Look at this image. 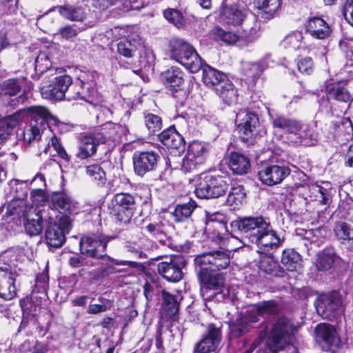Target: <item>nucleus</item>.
<instances>
[{
    "label": "nucleus",
    "mask_w": 353,
    "mask_h": 353,
    "mask_svg": "<svg viewBox=\"0 0 353 353\" xmlns=\"http://www.w3.org/2000/svg\"><path fill=\"white\" fill-rule=\"evenodd\" d=\"M28 115L31 117L30 123L23 131L24 142L30 144L33 141L41 139V134L48 128L53 131L52 126L63 130L66 124L61 122L55 116H53L48 109L42 106H31L21 109L12 114L0 119V143L5 140L10 131Z\"/></svg>",
    "instance_id": "1"
},
{
    "label": "nucleus",
    "mask_w": 353,
    "mask_h": 353,
    "mask_svg": "<svg viewBox=\"0 0 353 353\" xmlns=\"http://www.w3.org/2000/svg\"><path fill=\"white\" fill-rule=\"evenodd\" d=\"M235 226L250 241L256 244L261 252H269L279 248L283 241L272 229L268 218L245 216L235 221Z\"/></svg>",
    "instance_id": "2"
},
{
    "label": "nucleus",
    "mask_w": 353,
    "mask_h": 353,
    "mask_svg": "<svg viewBox=\"0 0 353 353\" xmlns=\"http://www.w3.org/2000/svg\"><path fill=\"white\" fill-rule=\"evenodd\" d=\"M0 261L3 262L0 266V312H5L6 316L10 310V306L3 303L16 296L23 270L6 255L0 256Z\"/></svg>",
    "instance_id": "3"
},
{
    "label": "nucleus",
    "mask_w": 353,
    "mask_h": 353,
    "mask_svg": "<svg viewBox=\"0 0 353 353\" xmlns=\"http://www.w3.org/2000/svg\"><path fill=\"white\" fill-rule=\"evenodd\" d=\"M114 239L103 233H93L81 237L79 242L81 254L96 259H103L117 265H131L132 262L115 259L106 254L108 243Z\"/></svg>",
    "instance_id": "4"
},
{
    "label": "nucleus",
    "mask_w": 353,
    "mask_h": 353,
    "mask_svg": "<svg viewBox=\"0 0 353 353\" xmlns=\"http://www.w3.org/2000/svg\"><path fill=\"white\" fill-rule=\"evenodd\" d=\"M202 80L207 86L213 88L224 103L232 105L238 100L237 90L233 83L220 71L202 61Z\"/></svg>",
    "instance_id": "5"
},
{
    "label": "nucleus",
    "mask_w": 353,
    "mask_h": 353,
    "mask_svg": "<svg viewBox=\"0 0 353 353\" xmlns=\"http://www.w3.org/2000/svg\"><path fill=\"white\" fill-rule=\"evenodd\" d=\"M168 51L172 59L183 65L192 73L199 72L203 59L194 48L181 38H172L168 44Z\"/></svg>",
    "instance_id": "6"
},
{
    "label": "nucleus",
    "mask_w": 353,
    "mask_h": 353,
    "mask_svg": "<svg viewBox=\"0 0 353 353\" xmlns=\"http://www.w3.org/2000/svg\"><path fill=\"white\" fill-rule=\"evenodd\" d=\"M296 327L292 320L286 317H280L273 325L272 330L266 341V352L262 353H276L282 350L287 344L291 343L294 340ZM259 353H261L259 351Z\"/></svg>",
    "instance_id": "7"
},
{
    "label": "nucleus",
    "mask_w": 353,
    "mask_h": 353,
    "mask_svg": "<svg viewBox=\"0 0 353 353\" xmlns=\"http://www.w3.org/2000/svg\"><path fill=\"white\" fill-rule=\"evenodd\" d=\"M235 123L241 140L247 145H253L265 133L258 115L247 109H241L236 113Z\"/></svg>",
    "instance_id": "8"
},
{
    "label": "nucleus",
    "mask_w": 353,
    "mask_h": 353,
    "mask_svg": "<svg viewBox=\"0 0 353 353\" xmlns=\"http://www.w3.org/2000/svg\"><path fill=\"white\" fill-rule=\"evenodd\" d=\"M200 282V292L204 300L222 299L228 293L223 273L205 271L204 268L196 270Z\"/></svg>",
    "instance_id": "9"
},
{
    "label": "nucleus",
    "mask_w": 353,
    "mask_h": 353,
    "mask_svg": "<svg viewBox=\"0 0 353 353\" xmlns=\"http://www.w3.org/2000/svg\"><path fill=\"white\" fill-rule=\"evenodd\" d=\"M229 177L226 175L202 174L196 184L194 193L200 199H215L223 196L229 188Z\"/></svg>",
    "instance_id": "10"
},
{
    "label": "nucleus",
    "mask_w": 353,
    "mask_h": 353,
    "mask_svg": "<svg viewBox=\"0 0 353 353\" xmlns=\"http://www.w3.org/2000/svg\"><path fill=\"white\" fill-rule=\"evenodd\" d=\"M277 311V307L270 302H265L261 305L253 307L252 310L244 316H238L235 321L230 325L231 336L238 338L248 332L251 323L259 321V316L265 314H273Z\"/></svg>",
    "instance_id": "11"
},
{
    "label": "nucleus",
    "mask_w": 353,
    "mask_h": 353,
    "mask_svg": "<svg viewBox=\"0 0 353 353\" xmlns=\"http://www.w3.org/2000/svg\"><path fill=\"white\" fill-rule=\"evenodd\" d=\"M230 252L225 250H216L203 252L194 259L195 270L205 269L211 272H221L230 265Z\"/></svg>",
    "instance_id": "12"
},
{
    "label": "nucleus",
    "mask_w": 353,
    "mask_h": 353,
    "mask_svg": "<svg viewBox=\"0 0 353 353\" xmlns=\"http://www.w3.org/2000/svg\"><path fill=\"white\" fill-rule=\"evenodd\" d=\"M72 85V77L68 74L53 77L50 75L49 80L43 79L40 88L43 98L57 101L66 99L70 85Z\"/></svg>",
    "instance_id": "13"
},
{
    "label": "nucleus",
    "mask_w": 353,
    "mask_h": 353,
    "mask_svg": "<svg viewBox=\"0 0 353 353\" xmlns=\"http://www.w3.org/2000/svg\"><path fill=\"white\" fill-rule=\"evenodd\" d=\"M248 11L243 6L239 4L236 0H223L219 18L220 21L226 25L239 26L243 21L250 23H259L255 16L247 18Z\"/></svg>",
    "instance_id": "14"
},
{
    "label": "nucleus",
    "mask_w": 353,
    "mask_h": 353,
    "mask_svg": "<svg viewBox=\"0 0 353 353\" xmlns=\"http://www.w3.org/2000/svg\"><path fill=\"white\" fill-rule=\"evenodd\" d=\"M315 306L318 314L325 319H337L343 312L342 299L336 292L319 296Z\"/></svg>",
    "instance_id": "15"
},
{
    "label": "nucleus",
    "mask_w": 353,
    "mask_h": 353,
    "mask_svg": "<svg viewBox=\"0 0 353 353\" xmlns=\"http://www.w3.org/2000/svg\"><path fill=\"white\" fill-rule=\"evenodd\" d=\"M113 201L114 203L110 214L117 222L129 223L137 208L134 196L129 193H117Z\"/></svg>",
    "instance_id": "16"
},
{
    "label": "nucleus",
    "mask_w": 353,
    "mask_h": 353,
    "mask_svg": "<svg viewBox=\"0 0 353 353\" xmlns=\"http://www.w3.org/2000/svg\"><path fill=\"white\" fill-rule=\"evenodd\" d=\"M72 228V220L67 215L61 216L58 221H52L50 219L46 230V240L52 248H58L63 245L65 241V234Z\"/></svg>",
    "instance_id": "17"
},
{
    "label": "nucleus",
    "mask_w": 353,
    "mask_h": 353,
    "mask_svg": "<svg viewBox=\"0 0 353 353\" xmlns=\"http://www.w3.org/2000/svg\"><path fill=\"white\" fill-rule=\"evenodd\" d=\"M187 261L181 255H172L157 265L159 274L167 281L177 283L183 277V269Z\"/></svg>",
    "instance_id": "18"
},
{
    "label": "nucleus",
    "mask_w": 353,
    "mask_h": 353,
    "mask_svg": "<svg viewBox=\"0 0 353 353\" xmlns=\"http://www.w3.org/2000/svg\"><path fill=\"white\" fill-rule=\"evenodd\" d=\"M214 34L222 41L228 45L238 43L239 46L249 45L254 43L259 37V24L255 23L252 26H248L243 29L241 35L230 32L225 31L221 28L214 30Z\"/></svg>",
    "instance_id": "19"
},
{
    "label": "nucleus",
    "mask_w": 353,
    "mask_h": 353,
    "mask_svg": "<svg viewBox=\"0 0 353 353\" xmlns=\"http://www.w3.org/2000/svg\"><path fill=\"white\" fill-rule=\"evenodd\" d=\"M316 343L324 351L335 352L341 345V339L334 326L328 323H319L314 330Z\"/></svg>",
    "instance_id": "20"
},
{
    "label": "nucleus",
    "mask_w": 353,
    "mask_h": 353,
    "mask_svg": "<svg viewBox=\"0 0 353 353\" xmlns=\"http://www.w3.org/2000/svg\"><path fill=\"white\" fill-rule=\"evenodd\" d=\"M137 50V46L135 41L123 39L117 43V60L120 67L131 70L134 73H137L139 71L134 59Z\"/></svg>",
    "instance_id": "21"
},
{
    "label": "nucleus",
    "mask_w": 353,
    "mask_h": 353,
    "mask_svg": "<svg viewBox=\"0 0 353 353\" xmlns=\"http://www.w3.org/2000/svg\"><path fill=\"white\" fill-rule=\"evenodd\" d=\"M206 154L207 150L203 143L197 141L192 143L183 159L181 170L184 172L194 171L205 162Z\"/></svg>",
    "instance_id": "22"
},
{
    "label": "nucleus",
    "mask_w": 353,
    "mask_h": 353,
    "mask_svg": "<svg viewBox=\"0 0 353 353\" xmlns=\"http://www.w3.org/2000/svg\"><path fill=\"white\" fill-rule=\"evenodd\" d=\"M105 142L106 138L99 132L82 135L79 139L76 157L82 160L86 159L97 152L99 145L103 144Z\"/></svg>",
    "instance_id": "23"
},
{
    "label": "nucleus",
    "mask_w": 353,
    "mask_h": 353,
    "mask_svg": "<svg viewBox=\"0 0 353 353\" xmlns=\"http://www.w3.org/2000/svg\"><path fill=\"white\" fill-rule=\"evenodd\" d=\"M159 158L158 153L154 151L136 152L133 155L135 174L143 176L146 173L155 170Z\"/></svg>",
    "instance_id": "24"
},
{
    "label": "nucleus",
    "mask_w": 353,
    "mask_h": 353,
    "mask_svg": "<svg viewBox=\"0 0 353 353\" xmlns=\"http://www.w3.org/2000/svg\"><path fill=\"white\" fill-rule=\"evenodd\" d=\"M290 169L280 164H270L263 167L258 176L261 181L268 185L280 183L290 174Z\"/></svg>",
    "instance_id": "25"
},
{
    "label": "nucleus",
    "mask_w": 353,
    "mask_h": 353,
    "mask_svg": "<svg viewBox=\"0 0 353 353\" xmlns=\"http://www.w3.org/2000/svg\"><path fill=\"white\" fill-rule=\"evenodd\" d=\"M288 139L296 145L303 146L313 145L317 141L316 134L313 129L308 124L301 121Z\"/></svg>",
    "instance_id": "26"
},
{
    "label": "nucleus",
    "mask_w": 353,
    "mask_h": 353,
    "mask_svg": "<svg viewBox=\"0 0 353 353\" xmlns=\"http://www.w3.org/2000/svg\"><path fill=\"white\" fill-rule=\"evenodd\" d=\"M221 340V332L214 325H210L207 334L194 346V353H208L214 351Z\"/></svg>",
    "instance_id": "27"
},
{
    "label": "nucleus",
    "mask_w": 353,
    "mask_h": 353,
    "mask_svg": "<svg viewBox=\"0 0 353 353\" xmlns=\"http://www.w3.org/2000/svg\"><path fill=\"white\" fill-rule=\"evenodd\" d=\"M326 93L329 99L350 103L353 100V80L328 86Z\"/></svg>",
    "instance_id": "28"
},
{
    "label": "nucleus",
    "mask_w": 353,
    "mask_h": 353,
    "mask_svg": "<svg viewBox=\"0 0 353 353\" xmlns=\"http://www.w3.org/2000/svg\"><path fill=\"white\" fill-rule=\"evenodd\" d=\"M305 30L313 38L325 39L331 33V28L327 22L321 17L310 18L305 25Z\"/></svg>",
    "instance_id": "29"
},
{
    "label": "nucleus",
    "mask_w": 353,
    "mask_h": 353,
    "mask_svg": "<svg viewBox=\"0 0 353 353\" xmlns=\"http://www.w3.org/2000/svg\"><path fill=\"white\" fill-rule=\"evenodd\" d=\"M158 140L165 146L172 149L183 150L185 147L184 139L174 126H170L158 134Z\"/></svg>",
    "instance_id": "30"
},
{
    "label": "nucleus",
    "mask_w": 353,
    "mask_h": 353,
    "mask_svg": "<svg viewBox=\"0 0 353 353\" xmlns=\"http://www.w3.org/2000/svg\"><path fill=\"white\" fill-rule=\"evenodd\" d=\"M340 261L333 248H326L316 254V267L319 271L332 269Z\"/></svg>",
    "instance_id": "31"
},
{
    "label": "nucleus",
    "mask_w": 353,
    "mask_h": 353,
    "mask_svg": "<svg viewBox=\"0 0 353 353\" xmlns=\"http://www.w3.org/2000/svg\"><path fill=\"white\" fill-rule=\"evenodd\" d=\"M53 206L63 214L76 213L77 203L65 192H54L51 198Z\"/></svg>",
    "instance_id": "32"
},
{
    "label": "nucleus",
    "mask_w": 353,
    "mask_h": 353,
    "mask_svg": "<svg viewBox=\"0 0 353 353\" xmlns=\"http://www.w3.org/2000/svg\"><path fill=\"white\" fill-rule=\"evenodd\" d=\"M21 91V85L17 80L8 79L5 81L0 86V97L6 105L14 106L17 99H11Z\"/></svg>",
    "instance_id": "33"
},
{
    "label": "nucleus",
    "mask_w": 353,
    "mask_h": 353,
    "mask_svg": "<svg viewBox=\"0 0 353 353\" xmlns=\"http://www.w3.org/2000/svg\"><path fill=\"white\" fill-rule=\"evenodd\" d=\"M52 10L57 11L64 19L72 21H83L86 17L84 8L70 4L57 6Z\"/></svg>",
    "instance_id": "34"
},
{
    "label": "nucleus",
    "mask_w": 353,
    "mask_h": 353,
    "mask_svg": "<svg viewBox=\"0 0 353 353\" xmlns=\"http://www.w3.org/2000/svg\"><path fill=\"white\" fill-rule=\"evenodd\" d=\"M167 229V223L162 220L152 221L144 228L151 237L157 240L162 245H166L169 241Z\"/></svg>",
    "instance_id": "35"
},
{
    "label": "nucleus",
    "mask_w": 353,
    "mask_h": 353,
    "mask_svg": "<svg viewBox=\"0 0 353 353\" xmlns=\"http://www.w3.org/2000/svg\"><path fill=\"white\" fill-rule=\"evenodd\" d=\"M270 122L274 128L286 132L289 137L293 133L300 121L283 114H269Z\"/></svg>",
    "instance_id": "36"
},
{
    "label": "nucleus",
    "mask_w": 353,
    "mask_h": 353,
    "mask_svg": "<svg viewBox=\"0 0 353 353\" xmlns=\"http://www.w3.org/2000/svg\"><path fill=\"white\" fill-rule=\"evenodd\" d=\"M268 67L267 58H263L257 62L245 63L243 66V72L248 80L255 83Z\"/></svg>",
    "instance_id": "37"
},
{
    "label": "nucleus",
    "mask_w": 353,
    "mask_h": 353,
    "mask_svg": "<svg viewBox=\"0 0 353 353\" xmlns=\"http://www.w3.org/2000/svg\"><path fill=\"white\" fill-rule=\"evenodd\" d=\"M228 166L234 174L243 175L250 169L249 159L238 152H232L229 157Z\"/></svg>",
    "instance_id": "38"
},
{
    "label": "nucleus",
    "mask_w": 353,
    "mask_h": 353,
    "mask_svg": "<svg viewBox=\"0 0 353 353\" xmlns=\"http://www.w3.org/2000/svg\"><path fill=\"white\" fill-rule=\"evenodd\" d=\"M94 95L90 90L85 89V86L77 79L75 82L72 81V85H70L66 99L68 101L81 99L89 101Z\"/></svg>",
    "instance_id": "39"
},
{
    "label": "nucleus",
    "mask_w": 353,
    "mask_h": 353,
    "mask_svg": "<svg viewBox=\"0 0 353 353\" xmlns=\"http://www.w3.org/2000/svg\"><path fill=\"white\" fill-rule=\"evenodd\" d=\"M196 206V202L192 200L185 203L177 204L172 212L174 221L175 222H184L188 220Z\"/></svg>",
    "instance_id": "40"
},
{
    "label": "nucleus",
    "mask_w": 353,
    "mask_h": 353,
    "mask_svg": "<svg viewBox=\"0 0 353 353\" xmlns=\"http://www.w3.org/2000/svg\"><path fill=\"white\" fill-rule=\"evenodd\" d=\"M34 216L35 217L28 216L24 221L25 230L30 236H37L42 231V212L38 211L34 214Z\"/></svg>",
    "instance_id": "41"
},
{
    "label": "nucleus",
    "mask_w": 353,
    "mask_h": 353,
    "mask_svg": "<svg viewBox=\"0 0 353 353\" xmlns=\"http://www.w3.org/2000/svg\"><path fill=\"white\" fill-rule=\"evenodd\" d=\"M301 256L293 249H286L283 251L281 263L289 271H294L299 266Z\"/></svg>",
    "instance_id": "42"
},
{
    "label": "nucleus",
    "mask_w": 353,
    "mask_h": 353,
    "mask_svg": "<svg viewBox=\"0 0 353 353\" xmlns=\"http://www.w3.org/2000/svg\"><path fill=\"white\" fill-rule=\"evenodd\" d=\"M52 61L49 50L41 51L34 61V70L37 74H43L51 71Z\"/></svg>",
    "instance_id": "43"
},
{
    "label": "nucleus",
    "mask_w": 353,
    "mask_h": 353,
    "mask_svg": "<svg viewBox=\"0 0 353 353\" xmlns=\"http://www.w3.org/2000/svg\"><path fill=\"white\" fill-rule=\"evenodd\" d=\"M258 266L261 271L274 276H279L281 269L278 262L271 255L261 256Z\"/></svg>",
    "instance_id": "44"
},
{
    "label": "nucleus",
    "mask_w": 353,
    "mask_h": 353,
    "mask_svg": "<svg viewBox=\"0 0 353 353\" xmlns=\"http://www.w3.org/2000/svg\"><path fill=\"white\" fill-rule=\"evenodd\" d=\"M334 232L339 240L353 243V225L345 221H338L335 223Z\"/></svg>",
    "instance_id": "45"
},
{
    "label": "nucleus",
    "mask_w": 353,
    "mask_h": 353,
    "mask_svg": "<svg viewBox=\"0 0 353 353\" xmlns=\"http://www.w3.org/2000/svg\"><path fill=\"white\" fill-rule=\"evenodd\" d=\"M143 119L149 134H154L161 130L162 119L159 115L150 112H144Z\"/></svg>",
    "instance_id": "46"
},
{
    "label": "nucleus",
    "mask_w": 353,
    "mask_h": 353,
    "mask_svg": "<svg viewBox=\"0 0 353 353\" xmlns=\"http://www.w3.org/2000/svg\"><path fill=\"white\" fill-rule=\"evenodd\" d=\"M161 294L164 310L169 316L176 314L179 308V303L177 297L165 290H163Z\"/></svg>",
    "instance_id": "47"
},
{
    "label": "nucleus",
    "mask_w": 353,
    "mask_h": 353,
    "mask_svg": "<svg viewBox=\"0 0 353 353\" xmlns=\"http://www.w3.org/2000/svg\"><path fill=\"white\" fill-rule=\"evenodd\" d=\"M245 192L243 185H238L231 188L228 195L227 203L230 206H238L241 205L245 197Z\"/></svg>",
    "instance_id": "48"
},
{
    "label": "nucleus",
    "mask_w": 353,
    "mask_h": 353,
    "mask_svg": "<svg viewBox=\"0 0 353 353\" xmlns=\"http://www.w3.org/2000/svg\"><path fill=\"white\" fill-rule=\"evenodd\" d=\"M258 8L263 12V18L274 17L281 6L280 0H257Z\"/></svg>",
    "instance_id": "49"
},
{
    "label": "nucleus",
    "mask_w": 353,
    "mask_h": 353,
    "mask_svg": "<svg viewBox=\"0 0 353 353\" xmlns=\"http://www.w3.org/2000/svg\"><path fill=\"white\" fill-rule=\"evenodd\" d=\"M98 79V74L94 70L81 71L77 79L85 86V89L90 90L96 94L95 83Z\"/></svg>",
    "instance_id": "50"
},
{
    "label": "nucleus",
    "mask_w": 353,
    "mask_h": 353,
    "mask_svg": "<svg viewBox=\"0 0 353 353\" xmlns=\"http://www.w3.org/2000/svg\"><path fill=\"white\" fill-rule=\"evenodd\" d=\"M164 78L170 86L179 87L183 81V74L179 68L172 67L164 73Z\"/></svg>",
    "instance_id": "51"
},
{
    "label": "nucleus",
    "mask_w": 353,
    "mask_h": 353,
    "mask_svg": "<svg viewBox=\"0 0 353 353\" xmlns=\"http://www.w3.org/2000/svg\"><path fill=\"white\" fill-rule=\"evenodd\" d=\"M85 172L91 180L103 184L105 182V172L99 164H92L85 168Z\"/></svg>",
    "instance_id": "52"
},
{
    "label": "nucleus",
    "mask_w": 353,
    "mask_h": 353,
    "mask_svg": "<svg viewBox=\"0 0 353 353\" xmlns=\"http://www.w3.org/2000/svg\"><path fill=\"white\" fill-rule=\"evenodd\" d=\"M302 39L303 35L301 32H293L283 39L281 45L285 48L296 50L301 47Z\"/></svg>",
    "instance_id": "53"
},
{
    "label": "nucleus",
    "mask_w": 353,
    "mask_h": 353,
    "mask_svg": "<svg viewBox=\"0 0 353 353\" xmlns=\"http://www.w3.org/2000/svg\"><path fill=\"white\" fill-rule=\"evenodd\" d=\"M48 272L46 270L43 271L41 274L37 275L32 292L46 294L48 288Z\"/></svg>",
    "instance_id": "54"
},
{
    "label": "nucleus",
    "mask_w": 353,
    "mask_h": 353,
    "mask_svg": "<svg viewBox=\"0 0 353 353\" xmlns=\"http://www.w3.org/2000/svg\"><path fill=\"white\" fill-rule=\"evenodd\" d=\"M81 31V28L75 25H67L61 27L57 34L60 35L63 39L72 41Z\"/></svg>",
    "instance_id": "55"
},
{
    "label": "nucleus",
    "mask_w": 353,
    "mask_h": 353,
    "mask_svg": "<svg viewBox=\"0 0 353 353\" xmlns=\"http://www.w3.org/2000/svg\"><path fill=\"white\" fill-rule=\"evenodd\" d=\"M164 17L177 28H180L184 24V18L182 14L174 9H168L164 11Z\"/></svg>",
    "instance_id": "56"
},
{
    "label": "nucleus",
    "mask_w": 353,
    "mask_h": 353,
    "mask_svg": "<svg viewBox=\"0 0 353 353\" xmlns=\"http://www.w3.org/2000/svg\"><path fill=\"white\" fill-rule=\"evenodd\" d=\"M339 134L343 132V137L345 141H349L353 137V124L349 118H343L340 124L337 126Z\"/></svg>",
    "instance_id": "57"
},
{
    "label": "nucleus",
    "mask_w": 353,
    "mask_h": 353,
    "mask_svg": "<svg viewBox=\"0 0 353 353\" xmlns=\"http://www.w3.org/2000/svg\"><path fill=\"white\" fill-rule=\"evenodd\" d=\"M154 54L151 49L145 48L140 52L139 59L138 62L139 63L137 65V68L140 70V68L143 67H150L154 61Z\"/></svg>",
    "instance_id": "58"
},
{
    "label": "nucleus",
    "mask_w": 353,
    "mask_h": 353,
    "mask_svg": "<svg viewBox=\"0 0 353 353\" xmlns=\"http://www.w3.org/2000/svg\"><path fill=\"white\" fill-rule=\"evenodd\" d=\"M217 214H214L207 216L205 225L206 230H211L213 229V232H217L219 234V230H222L225 228V224L223 221L217 219Z\"/></svg>",
    "instance_id": "59"
},
{
    "label": "nucleus",
    "mask_w": 353,
    "mask_h": 353,
    "mask_svg": "<svg viewBox=\"0 0 353 353\" xmlns=\"http://www.w3.org/2000/svg\"><path fill=\"white\" fill-rule=\"evenodd\" d=\"M297 68L300 72L310 74L314 70V63L311 57H305L300 59L297 62Z\"/></svg>",
    "instance_id": "60"
},
{
    "label": "nucleus",
    "mask_w": 353,
    "mask_h": 353,
    "mask_svg": "<svg viewBox=\"0 0 353 353\" xmlns=\"http://www.w3.org/2000/svg\"><path fill=\"white\" fill-rule=\"evenodd\" d=\"M85 255H75L71 256L69 259L68 263L72 268H77L83 266H89L91 267L93 265L92 262L88 259Z\"/></svg>",
    "instance_id": "61"
},
{
    "label": "nucleus",
    "mask_w": 353,
    "mask_h": 353,
    "mask_svg": "<svg viewBox=\"0 0 353 353\" xmlns=\"http://www.w3.org/2000/svg\"><path fill=\"white\" fill-rule=\"evenodd\" d=\"M343 14L347 23L353 27V0L345 1Z\"/></svg>",
    "instance_id": "62"
},
{
    "label": "nucleus",
    "mask_w": 353,
    "mask_h": 353,
    "mask_svg": "<svg viewBox=\"0 0 353 353\" xmlns=\"http://www.w3.org/2000/svg\"><path fill=\"white\" fill-rule=\"evenodd\" d=\"M313 190L318 192L319 195H316V199L319 202L323 205H326L330 199L329 195L327 194V189L323 187L316 185Z\"/></svg>",
    "instance_id": "63"
},
{
    "label": "nucleus",
    "mask_w": 353,
    "mask_h": 353,
    "mask_svg": "<svg viewBox=\"0 0 353 353\" xmlns=\"http://www.w3.org/2000/svg\"><path fill=\"white\" fill-rule=\"evenodd\" d=\"M95 341L96 345L90 350V353H103V350L107 347L110 343L108 339L101 341L99 339H97Z\"/></svg>",
    "instance_id": "64"
}]
</instances>
